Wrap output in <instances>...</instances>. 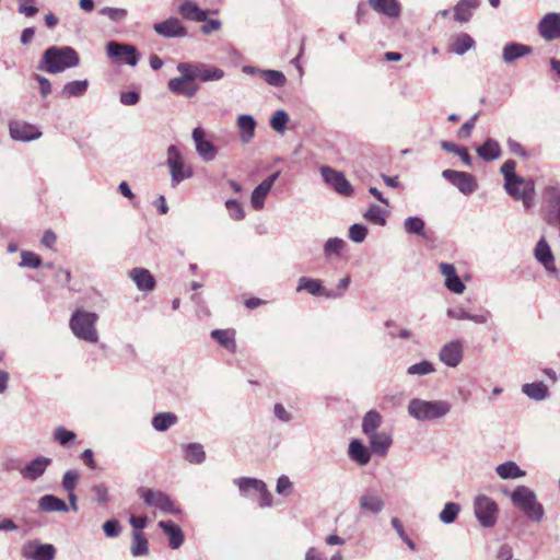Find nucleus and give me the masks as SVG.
<instances>
[{
    "label": "nucleus",
    "instance_id": "f257e3e1",
    "mask_svg": "<svg viewBox=\"0 0 560 560\" xmlns=\"http://www.w3.org/2000/svg\"><path fill=\"white\" fill-rule=\"evenodd\" d=\"M79 62V55L72 47L51 46L44 51L39 69L55 74L68 68L77 67Z\"/></svg>",
    "mask_w": 560,
    "mask_h": 560
},
{
    "label": "nucleus",
    "instance_id": "f03ea898",
    "mask_svg": "<svg viewBox=\"0 0 560 560\" xmlns=\"http://www.w3.org/2000/svg\"><path fill=\"white\" fill-rule=\"evenodd\" d=\"M452 409L447 400H424L413 398L408 402V415L417 421H435L446 417Z\"/></svg>",
    "mask_w": 560,
    "mask_h": 560
},
{
    "label": "nucleus",
    "instance_id": "7ed1b4c3",
    "mask_svg": "<svg viewBox=\"0 0 560 560\" xmlns=\"http://www.w3.org/2000/svg\"><path fill=\"white\" fill-rule=\"evenodd\" d=\"M510 499L513 505L522 511L532 522L539 523L544 518V506L537 501L536 493L530 488L517 486L510 493Z\"/></svg>",
    "mask_w": 560,
    "mask_h": 560
},
{
    "label": "nucleus",
    "instance_id": "20e7f679",
    "mask_svg": "<svg viewBox=\"0 0 560 560\" xmlns=\"http://www.w3.org/2000/svg\"><path fill=\"white\" fill-rule=\"evenodd\" d=\"M97 319L96 313L78 310L72 314L69 325L77 338L95 343L98 341V332L95 327Z\"/></svg>",
    "mask_w": 560,
    "mask_h": 560
},
{
    "label": "nucleus",
    "instance_id": "39448f33",
    "mask_svg": "<svg viewBox=\"0 0 560 560\" xmlns=\"http://www.w3.org/2000/svg\"><path fill=\"white\" fill-rule=\"evenodd\" d=\"M166 165L171 174V186L173 188L189 179L194 174L192 167L185 162L180 150L174 144L167 148Z\"/></svg>",
    "mask_w": 560,
    "mask_h": 560
},
{
    "label": "nucleus",
    "instance_id": "423d86ee",
    "mask_svg": "<svg viewBox=\"0 0 560 560\" xmlns=\"http://www.w3.org/2000/svg\"><path fill=\"white\" fill-rule=\"evenodd\" d=\"M138 494L147 506L159 509L163 513L172 515L182 513V510L175 504L171 497L161 490L140 487Z\"/></svg>",
    "mask_w": 560,
    "mask_h": 560
},
{
    "label": "nucleus",
    "instance_id": "0eeeda50",
    "mask_svg": "<svg viewBox=\"0 0 560 560\" xmlns=\"http://www.w3.org/2000/svg\"><path fill=\"white\" fill-rule=\"evenodd\" d=\"M474 512L480 525L483 527H492L497 523L498 504L485 494L476 497Z\"/></svg>",
    "mask_w": 560,
    "mask_h": 560
},
{
    "label": "nucleus",
    "instance_id": "6e6552de",
    "mask_svg": "<svg viewBox=\"0 0 560 560\" xmlns=\"http://www.w3.org/2000/svg\"><path fill=\"white\" fill-rule=\"evenodd\" d=\"M504 188L512 198L522 200L526 209L533 207L535 184L532 179H525L521 177L511 183H504Z\"/></svg>",
    "mask_w": 560,
    "mask_h": 560
},
{
    "label": "nucleus",
    "instance_id": "1a4fd4ad",
    "mask_svg": "<svg viewBox=\"0 0 560 560\" xmlns=\"http://www.w3.org/2000/svg\"><path fill=\"white\" fill-rule=\"evenodd\" d=\"M106 54L115 62H125L131 67H135L139 61V54L135 46L115 40L106 44Z\"/></svg>",
    "mask_w": 560,
    "mask_h": 560
},
{
    "label": "nucleus",
    "instance_id": "9d476101",
    "mask_svg": "<svg viewBox=\"0 0 560 560\" xmlns=\"http://www.w3.org/2000/svg\"><path fill=\"white\" fill-rule=\"evenodd\" d=\"M442 176L465 196L471 195L478 188L476 177L469 173L454 170H444L442 172Z\"/></svg>",
    "mask_w": 560,
    "mask_h": 560
},
{
    "label": "nucleus",
    "instance_id": "9b49d317",
    "mask_svg": "<svg viewBox=\"0 0 560 560\" xmlns=\"http://www.w3.org/2000/svg\"><path fill=\"white\" fill-rule=\"evenodd\" d=\"M324 180L330 185L338 194L350 196L353 191L350 182L345 177L341 172H338L329 166L320 168Z\"/></svg>",
    "mask_w": 560,
    "mask_h": 560
},
{
    "label": "nucleus",
    "instance_id": "f8f14e48",
    "mask_svg": "<svg viewBox=\"0 0 560 560\" xmlns=\"http://www.w3.org/2000/svg\"><path fill=\"white\" fill-rule=\"evenodd\" d=\"M464 357V345L462 340H452L445 343L439 353V359L448 368L459 365Z\"/></svg>",
    "mask_w": 560,
    "mask_h": 560
},
{
    "label": "nucleus",
    "instance_id": "ddd939ff",
    "mask_svg": "<svg viewBox=\"0 0 560 560\" xmlns=\"http://www.w3.org/2000/svg\"><path fill=\"white\" fill-rule=\"evenodd\" d=\"M154 32L164 38H182L187 36V28L177 18H168L153 25Z\"/></svg>",
    "mask_w": 560,
    "mask_h": 560
},
{
    "label": "nucleus",
    "instance_id": "4468645a",
    "mask_svg": "<svg viewBox=\"0 0 560 560\" xmlns=\"http://www.w3.org/2000/svg\"><path fill=\"white\" fill-rule=\"evenodd\" d=\"M10 136L16 141H32L42 137V131L34 125L25 121H12L9 126Z\"/></svg>",
    "mask_w": 560,
    "mask_h": 560
},
{
    "label": "nucleus",
    "instance_id": "2eb2a0df",
    "mask_svg": "<svg viewBox=\"0 0 560 560\" xmlns=\"http://www.w3.org/2000/svg\"><path fill=\"white\" fill-rule=\"evenodd\" d=\"M50 464L51 458L37 456L20 469V475L24 480L36 481L45 474Z\"/></svg>",
    "mask_w": 560,
    "mask_h": 560
},
{
    "label": "nucleus",
    "instance_id": "dca6fc26",
    "mask_svg": "<svg viewBox=\"0 0 560 560\" xmlns=\"http://www.w3.org/2000/svg\"><path fill=\"white\" fill-rule=\"evenodd\" d=\"M56 548L50 544L27 542L22 548V556L30 560H54Z\"/></svg>",
    "mask_w": 560,
    "mask_h": 560
},
{
    "label": "nucleus",
    "instance_id": "f3484780",
    "mask_svg": "<svg viewBox=\"0 0 560 560\" xmlns=\"http://www.w3.org/2000/svg\"><path fill=\"white\" fill-rule=\"evenodd\" d=\"M538 32L548 42L560 38V13H547L538 24Z\"/></svg>",
    "mask_w": 560,
    "mask_h": 560
},
{
    "label": "nucleus",
    "instance_id": "a211bd4d",
    "mask_svg": "<svg viewBox=\"0 0 560 560\" xmlns=\"http://www.w3.org/2000/svg\"><path fill=\"white\" fill-rule=\"evenodd\" d=\"M359 506L362 511L372 514H380L385 506V502L375 488H366L359 499Z\"/></svg>",
    "mask_w": 560,
    "mask_h": 560
},
{
    "label": "nucleus",
    "instance_id": "6ab92c4d",
    "mask_svg": "<svg viewBox=\"0 0 560 560\" xmlns=\"http://www.w3.org/2000/svg\"><path fill=\"white\" fill-rule=\"evenodd\" d=\"M192 140L196 145V151L199 156L206 161H213L218 154V149L210 141L205 139V131L200 127L192 130Z\"/></svg>",
    "mask_w": 560,
    "mask_h": 560
},
{
    "label": "nucleus",
    "instance_id": "aec40b11",
    "mask_svg": "<svg viewBox=\"0 0 560 560\" xmlns=\"http://www.w3.org/2000/svg\"><path fill=\"white\" fill-rule=\"evenodd\" d=\"M280 172H275L264 179L252 192L250 203L255 210H260L265 206V199L270 192L275 182L278 179Z\"/></svg>",
    "mask_w": 560,
    "mask_h": 560
},
{
    "label": "nucleus",
    "instance_id": "412c9836",
    "mask_svg": "<svg viewBox=\"0 0 560 560\" xmlns=\"http://www.w3.org/2000/svg\"><path fill=\"white\" fill-rule=\"evenodd\" d=\"M441 275L444 277V284L447 290L455 294H462L466 287L456 273L454 265L448 262H441L439 265Z\"/></svg>",
    "mask_w": 560,
    "mask_h": 560
},
{
    "label": "nucleus",
    "instance_id": "4be33fe9",
    "mask_svg": "<svg viewBox=\"0 0 560 560\" xmlns=\"http://www.w3.org/2000/svg\"><path fill=\"white\" fill-rule=\"evenodd\" d=\"M535 258L544 265L546 270L552 275H557L558 270L555 266V258L551 248L545 237H541L536 244L534 250Z\"/></svg>",
    "mask_w": 560,
    "mask_h": 560
},
{
    "label": "nucleus",
    "instance_id": "5701e85b",
    "mask_svg": "<svg viewBox=\"0 0 560 560\" xmlns=\"http://www.w3.org/2000/svg\"><path fill=\"white\" fill-rule=\"evenodd\" d=\"M129 277L136 283L138 290L143 292L153 291L155 288V279L152 273L145 269L136 267L129 271Z\"/></svg>",
    "mask_w": 560,
    "mask_h": 560
},
{
    "label": "nucleus",
    "instance_id": "b1692460",
    "mask_svg": "<svg viewBox=\"0 0 560 560\" xmlns=\"http://www.w3.org/2000/svg\"><path fill=\"white\" fill-rule=\"evenodd\" d=\"M304 290L315 296H325L326 299H335L336 296V294L328 292V289H325L322 285V281L318 279L301 277L299 279L296 291L301 292Z\"/></svg>",
    "mask_w": 560,
    "mask_h": 560
},
{
    "label": "nucleus",
    "instance_id": "393cba45",
    "mask_svg": "<svg viewBox=\"0 0 560 560\" xmlns=\"http://www.w3.org/2000/svg\"><path fill=\"white\" fill-rule=\"evenodd\" d=\"M370 7L377 13L389 19H396L400 15L401 7L397 0H368Z\"/></svg>",
    "mask_w": 560,
    "mask_h": 560
},
{
    "label": "nucleus",
    "instance_id": "a878e982",
    "mask_svg": "<svg viewBox=\"0 0 560 560\" xmlns=\"http://www.w3.org/2000/svg\"><path fill=\"white\" fill-rule=\"evenodd\" d=\"M159 527L167 535L172 549H178L184 544V533L173 521H160Z\"/></svg>",
    "mask_w": 560,
    "mask_h": 560
},
{
    "label": "nucleus",
    "instance_id": "bb28decb",
    "mask_svg": "<svg viewBox=\"0 0 560 560\" xmlns=\"http://www.w3.org/2000/svg\"><path fill=\"white\" fill-rule=\"evenodd\" d=\"M446 314L448 317L453 319H468L476 324H486L490 316V313L488 311H485L482 314H470L462 306L447 308Z\"/></svg>",
    "mask_w": 560,
    "mask_h": 560
},
{
    "label": "nucleus",
    "instance_id": "cd10ccee",
    "mask_svg": "<svg viewBox=\"0 0 560 560\" xmlns=\"http://www.w3.org/2000/svg\"><path fill=\"white\" fill-rule=\"evenodd\" d=\"M372 451L377 455H385L392 445V436L385 431H377L368 436Z\"/></svg>",
    "mask_w": 560,
    "mask_h": 560
},
{
    "label": "nucleus",
    "instance_id": "c85d7f7f",
    "mask_svg": "<svg viewBox=\"0 0 560 560\" xmlns=\"http://www.w3.org/2000/svg\"><path fill=\"white\" fill-rule=\"evenodd\" d=\"M38 510L46 513H67L69 511V506L62 499H59L58 497L52 494H45L38 500Z\"/></svg>",
    "mask_w": 560,
    "mask_h": 560
},
{
    "label": "nucleus",
    "instance_id": "c756f323",
    "mask_svg": "<svg viewBox=\"0 0 560 560\" xmlns=\"http://www.w3.org/2000/svg\"><path fill=\"white\" fill-rule=\"evenodd\" d=\"M178 12L184 19L196 22L207 21L208 16V11L200 9L197 3L189 0L179 5Z\"/></svg>",
    "mask_w": 560,
    "mask_h": 560
},
{
    "label": "nucleus",
    "instance_id": "7c9ffc66",
    "mask_svg": "<svg viewBox=\"0 0 560 560\" xmlns=\"http://www.w3.org/2000/svg\"><path fill=\"white\" fill-rule=\"evenodd\" d=\"M237 127L240 129V139L243 143H248L255 136L256 121L252 115L243 114L237 117Z\"/></svg>",
    "mask_w": 560,
    "mask_h": 560
},
{
    "label": "nucleus",
    "instance_id": "2f4dec72",
    "mask_svg": "<svg viewBox=\"0 0 560 560\" xmlns=\"http://www.w3.org/2000/svg\"><path fill=\"white\" fill-rule=\"evenodd\" d=\"M530 51L532 48L527 45L509 43L503 47L502 59L504 62L511 63L518 58L527 56Z\"/></svg>",
    "mask_w": 560,
    "mask_h": 560
},
{
    "label": "nucleus",
    "instance_id": "473e14b6",
    "mask_svg": "<svg viewBox=\"0 0 560 560\" xmlns=\"http://www.w3.org/2000/svg\"><path fill=\"white\" fill-rule=\"evenodd\" d=\"M479 7V0H460L454 8V18L457 22L466 23L472 16L474 10Z\"/></svg>",
    "mask_w": 560,
    "mask_h": 560
},
{
    "label": "nucleus",
    "instance_id": "72a5a7b5",
    "mask_svg": "<svg viewBox=\"0 0 560 560\" xmlns=\"http://www.w3.org/2000/svg\"><path fill=\"white\" fill-rule=\"evenodd\" d=\"M348 452L350 458L361 466L366 465L371 459L369 448L359 440H353L350 442Z\"/></svg>",
    "mask_w": 560,
    "mask_h": 560
},
{
    "label": "nucleus",
    "instance_id": "f704fd0d",
    "mask_svg": "<svg viewBox=\"0 0 560 560\" xmlns=\"http://www.w3.org/2000/svg\"><path fill=\"white\" fill-rule=\"evenodd\" d=\"M184 458L190 464H202L206 460V452L200 443H187L182 445Z\"/></svg>",
    "mask_w": 560,
    "mask_h": 560
},
{
    "label": "nucleus",
    "instance_id": "c9c22d12",
    "mask_svg": "<svg viewBox=\"0 0 560 560\" xmlns=\"http://www.w3.org/2000/svg\"><path fill=\"white\" fill-rule=\"evenodd\" d=\"M522 393L535 401H541L548 397L549 389L542 382H534L524 384Z\"/></svg>",
    "mask_w": 560,
    "mask_h": 560
},
{
    "label": "nucleus",
    "instance_id": "e433bc0d",
    "mask_svg": "<svg viewBox=\"0 0 560 560\" xmlns=\"http://www.w3.org/2000/svg\"><path fill=\"white\" fill-rule=\"evenodd\" d=\"M477 153L485 161H493L500 158L501 148L498 141L488 138L482 145L477 148Z\"/></svg>",
    "mask_w": 560,
    "mask_h": 560
},
{
    "label": "nucleus",
    "instance_id": "4c0bfd02",
    "mask_svg": "<svg viewBox=\"0 0 560 560\" xmlns=\"http://www.w3.org/2000/svg\"><path fill=\"white\" fill-rule=\"evenodd\" d=\"M189 82L183 80V78H173L168 81V89L172 93L177 95H185L186 97H192L198 88L195 85H189Z\"/></svg>",
    "mask_w": 560,
    "mask_h": 560
},
{
    "label": "nucleus",
    "instance_id": "58836bf2",
    "mask_svg": "<svg viewBox=\"0 0 560 560\" xmlns=\"http://www.w3.org/2000/svg\"><path fill=\"white\" fill-rule=\"evenodd\" d=\"M197 75L198 80L202 82L219 81L223 79L224 71L220 68L198 62Z\"/></svg>",
    "mask_w": 560,
    "mask_h": 560
},
{
    "label": "nucleus",
    "instance_id": "ea45409f",
    "mask_svg": "<svg viewBox=\"0 0 560 560\" xmlns=\"http://www.w3.org/2000/svg\"><path fill=\"white\" fill-rule=\"evenodd\" d=\"M495 472L502 479H517L525 476V471L512 460L498 465Z\"/></svg>",
    "mask_w": 560,
    "mask_h": 560
},
{
    "label": "nucleus",
    "instance_id": "a19ab883",
    "mask_svg": "<svg viewBox=\"0 0 560 560\" xmlns=\"http://www.w3.org/2000/svg\"><path fill=\"white\" fill-rule=\"evenodd\" d=\"M383 422L382 416L376 410H370L365 413L362 420V431L369 436L378 431Z\"/></svg>",
    "mask_w": 560,
    "mask_h": 560
},
{
    "label": "nucleus",
    "instance_id": "79ce46f5",
    "mask_svg": "<svg viewBox=\"0 0 560 560\" xmlns=\"http://www.w3.org/2000/svg\"><path fill=\"white\" fill-rule=\"evenodd\" d=\"M177 422V416L173 412H160L152 418V427L159 431L164 432Z\"/></svg>",
    "mask_w": 560,
    "mask_h": 560
},
{
    "label": "nucleus",
    "instance_id": "37998d69",
    "mask_svg": "<svg viewBox=\"0 0 560 560\" xmlns=\"http://www.w3.org/2000/svg\"><path fill=\"white\" fill-rule=\"evenodd\" d=\"M474 45H475V40L470 35H468L466 33H460L454 38V42L451 47V51L456 55L462 56L465 52H467L469 49H471L474 47Z\"/></svg>",
    "mask_w": 560,
    "mask_h": 560
},
{
    "label": "nucleus",
    "instance_id": "c03bdc74",
    "mask_svg": "<svg viewBox=\"0 0 560 560\" xmlns=\"http://www.w3.org/2000/svg\"><path fill=\"white\" fill-rule=\"evenodd\" d=\"M88 86V80L71 81L63 86L61 95L67 98L82 96L85 94Z\"/></svg>",
    "mask_w": 560,
    "mask_h": 560
},
{
    "label": "nucleus",
    "instance_id": "a18cd8bd",
    "mask_svg": "<svg viewBox=\"0 0 560 560\" xmlns=\"http://www.w3.org/2000/svg\"><path fill=\"white\" fill-rule=\"evenodd\" d=\"M211 337L215 339L222 347L228 349L229 351L234 352L236 349V343L234 340V332L230 330L215 329L212 330Z\"/></svg>",
    "mask_w": 560,
    "mask_h": 560
},
{
    "label": "nucleus",
    "instance_id": "49530a36",
    "mask_svg": "<svg viewBox=\"0 0 560 560\" xmlns=\"http://www.w3.org/2000/svg\"><path fill=\"white\" fill-rule=\"evenodd\" d=\"M149 552V542L141 532L132 533L131 555L133 557L145 556Z\"/></svg>",
    "mask_w": 560,
    "mask_h": 560
},
{
    "label": "nucleus",
    "instance_id": "de8ad7c7",
    "mask_svg": "<svg viewBox=\"0 0 560 560\" xmlns=\"http://www.w3.org/2000/svg\"><path fill=\"white\" fill-rule=\"evenodd\" d=\"M242 493H247L250 490L258 491L265 490V482L262 480L249 477H242L234 480Z\"/></svg>",
    "mask_w": 560,
    "mask_h": 560
},
{
    "label": "nucleus",
    "instance_id": "09e8293b",
    "mask_svg": "<svg viewBox=\"0 0 560 560\" xmlns=\"http://www.w3.org/2000/svg\"><path fill=\"white\" fill-rule=\"evenodd\" d=\"M460 512V505L455 502H447L444 504L443 510L439 514V520L443 524H452L457 518Z\"/></svg>",
    "mask_w": 560,
    "mask_h": 560
},
{
    "label": "nucleus",
    "instance_id": "8fccbe9b",
    "mask_svg": "<svg viewBox=\"0 0 560 560\" xmlns=\"http://www.w3.org/2000/svg\"><path fill=\"white\" fill-rule=\"evenodd\" d=\"M364 218L381 226L386 224V212L377 205H372L364 213Z\"/></svg>",
    "mask_w": 560,
    "mask_h": 560
},
{
    "label": "nucleus",
    "instance_id": "3c124183",
    "mask_svg": "<svg viewBox=\"0 0 560 560\" xmlns=\"http://www.w3.org/2000/svg\"><path fill=\"white\" fill-rule=\"evenodd\" d=\"M260 77L271 86L281 88L285 84V75L278 70H264Z\"/></svg>",
    "mask_w": 560,
    "mask_h": 560
},
{
    "label": "nucleus",
    "instance_id": "603ef678",
    "mask_svg": "<svg viewBox=\"0 0 560 560\" xmlns=\"http://www.w3.org/2000/svg\"><path fill=\"white\" fill-rule=\"evenodd\" d=\"M425 223L420 217H408L404 222V228L408 234L423 235Z\"/></svg>",
    "mask_w": 560,
    "mask_h": 560
},
{
    "label": "nucleus",
    "instance_id": "864d4df0",
    "mask_svg": "<svg viewBox=\"0 0 560 560\" xmlns=\"http://www.w3.org/2000/svg\"><path fill=\"white\" fill-rule=\"evenodd\" d=\"M54 439L62 446H70L77 439V434L63 427H58L54 431Z\"/></svg>",
    "mask_w": 560,
    "mask_h": 560
},
{
    "label": "nucleus",
    "instance_id": "5fc2aeb1",
    "mask_svg": "<svg viewBox=\"0 0 560 560\" xmlns=\"http://www.w3.org/2000/svg\"><path fill=\"white\" fill-rule=\"evenodd\" d=\"M346 246V242L339 237L328 238L324 245V254L326 257L332 255L339 256Z\"/></svg>",
    "mask_w": 560,
    "mask_h": 560
},
{
    "label": "nucleus",
    "instance_id": "6e6d98bb",
    "mask_svg": "<svg viewBox=\"0 0 560 560\" xmlns=\"http://www.w3.org/2000/svg\"><path fill=\"white\" fill-rule=\"evenodd\" d=\"M288 121V113L284 110H277L270 118V126L278 133H283Z\"/></svg>",
    "mask_w": 560,
    "mask_h": 560
},
{
    "label": "nucleus",
    "instance_id": "4d7b16f0",
    "mask_svg": "<svg viewBox=\"0 0 560 560\" xmlns=\"http://www.w3.org/2000/svg\"><path fill=\"white\" fill-rule=\"evenodd\" d=\"M198 62L189 63V62H179L177 65V70L182 74L180 78L188 82H192L198 79L197 75Z\"/></svg>",
    "mask_w": 560,
    "mask_h": 560
},
{
    "label": "nucleus",
    "instance_id": "13d9d810",
    "mask_svg": "<svg viewBox=\"0 0 560 560\" xmlns=\"http://www.w3.org/2000/svg\"><path fill=\"white\" fill-rule=\"evenodd\" d=\"M433 372H435L434 365L430 361H427V360H423L419 363L412 364L407 369V373L409 375L423 376V375L431 374Z\"/></svg>",
    "mask_w": 560,
    "mask_h": 560
},
{
    "label": "nucleus",
    "instance_id": "bf43d9fd",
    "mask_svg": "<svg viewBox=\"0 0 560 560\" xmlns=\"http://www.w3.org/2000/svg\"><path fill=\"white\" fill-rule=\"evenodd\" d=\"M42 264V259L38 255L33 252L23 250L21 253L20 267L38 268Z\"/></svg>",
    "mask_w": 560,
    "mask_h": 560
},
{
    "label": "nucleus",
    "instance_id": "052dcab7",
    "mask_svg": "<svg viewBox=\"0 0 560 560\" xmlns=\"http://www.w3.org/2000/svg\"><path fill=\"white\" fill-rule=\"evenodd\" d=\"M78 481H79V472L73 469L67 470L62 477V487L67 492H72V491H74V489L78 485Z\"/></svg>",
    "mask_w": 560,
    "mask_h": 560
},
{
    "label": "nucleus",
    "instance_id": "680f3d73",
    "mask_svg": "<svg viewBox=\"0 0 560 560\" xmlns=\"http://www.w3.org/2000/svg\"><path fill=\"white\" fill-rule=\"evenodd\" d=\"M225 207H226V209L229 211L230 217L233 220L240 221V220L244 219V217H245L244 209H243L242 205L237 200L229 199L225 202Z\"/></svg>",
    "mask_w": 560,
    "mask_h": 560
},
{
    "label": "nucleus",
    "instance_id": "e2e57ef3",
    "mask_svg": "<svg viewBox=\"0 0 560 560\" xmlns=\"http://www.w3.org/2000/svg\"><path fill=\"white\" fill-rule=\"evenodd\" d=\"M100 14L109 18L113 22H120L127 16V10L104 7L100 10Z\"/></svg>",
    "mask_w": 560,
    "mask_h": 560
},
{
    "label": "nucleus",
    "instance_id": "0e129e2a",
    "mask_svg": "<svg viewBox=\"0 0 560 560\" xmlns=\"http://www.w3.org/2000/svg\"><path fill=\"white\" fill-rule=\"evenodd\" d=\"M368 235V229L359 223L352 224L349 229V237L354 243H362Z\"/></svg>",
    "mask_w": 560,
    "mask_h": 560
},
{
    "label": "nucleus",
    "instance_id": "69168bd1",
    "mask_svg": "<svg viewBox=\"0 0 560 560\" xmlns=\"http://www.w3.org/2000/svg\"><path fill=\"white\" fill-rule=\"evenodd\" d=\"M516 163L513 160H508L501 166V173L504 176L505 183H511L521 178V176L515 173Z\"/></svg>",
    "mask_w": 560,
    "mask_h": 560
},
{
    "label": "nucleus",
    "instance_id": "338daca9",
    "mask_svg": "<svg viewBox=\"0 0 560 560\" xmlns=\"http://www.w3.org/2000/svg\"><path fill=\"white\" fill-rule=\"evenodd\" d=\"M94 499L98 504H104L109 501L108 488L104 483H98L92 487Z\"/></svg>",
    "mask_w": 560,
    "mask_h": 560
},
{
    "label": "nucleus",
    "instance_id": "774afa93",
    "mask_svg": "<svg viewBox=\"0 0 560 560\" xmlns=\"http://www.w3.org/2000/svg\"><path fill=\"white\" fill-rule=\"evenodd\" d=\"M103 530L107 537H118L121 533V526L117 520H109L103 524Z\"/></svg>",
    "mask_w": 560,
    "mask_h": 560
}]
</instances>
